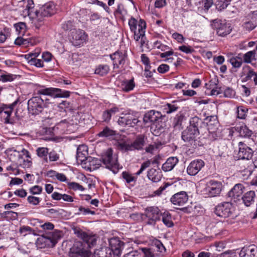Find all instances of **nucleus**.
Instances as JSON below:
<instances>
[{
	"mask_svg": "<svg viewBox=\"0 0 257 257\" xmlns=\"http://www.w3.org/2000/svg\"><path fill=\"white\" fill-rule=\"evenodd\" d=\"M112 150L108 149L104 153L100 159L97 158H90L89 162L90 165L94 166L93 169L98 168L102 162L105 168L110 170L114 173L117 172L118 170L119 165L117 163V158L112 156Z\"/></svg>",
	"mask_w": 257,
	"mask_h": 257,
	"instance_id": "f257e3e1",
	"label": "nucleus"
},
{
	"mask_svg": "<svg viewBox=\"0 0 257 257\" xmlns=\"http://www.w3.org/2000/svg\"><path fill=\"white\" fill-rule=\"evenodd\" d=\"M128 25L131 31L134 33V39L136 41H140V44L143 46L145 43V29L146 23L142 19L139 22L134 18H131L128 21Z\"/></svg>",
	"mask_w": 257,
	"mask_h": 257,
	"instance_id": "f03ea898",
	"label": "nucleus"
},
{
	"mask_svg": "<svg viewBox=\"0 0 257 257\" xmlns=\"http://www.w3.org/2000/svg\"><path fill=\"white\" fill-rule=\"evenodd\" d=\"M110 247H102L97 249L94 251L95 257H112V253L116 254L120 253L123 243L116 238H112L109 240Z\"/></svg>",
	"mask_w": 257,
	"mask_h": 257,
	"instance_id": "7ed1b4c3",
	"label": "nucleus"
},
{
	"mask_svg": "<svg viewBox=\"0 0 257 257\" xmlns=\"http://www.w3.org/2000/svg\"><path fill=\"white\" fill-rule=\"evenodd\" d=\"M56 7L53 2L46 3L38 9L36 10V24L35 26L39 28L43 24L45 18L51 17L56 13Z\"/></svg>",
	"mask_w": 257,
	"mask_h": 257,
	"instance_id": "20e7f679",
	"label": "nucleus"
},
{
	"mask_svg": "<svg viewBox=\"0 0 257 257\" xmlns=\"http://www.w3.org/2000/svg\"><path fill=\"white\" fill-rule=\"evenodd\" d=\"M145 145V138L143 135H139L136 140L131 143L127 141H120L118 142L117 147L121 151L123 152L132 151L134 150H141Z\"/></svg>",
	"mask_w": 257,
	"mask_h": 257,
	"instance_id": "39448f33",
	"label": "nucleus"
},
{
	"mask_svg": "<svg viewBox=\"0 0 257 257\" xmlns=\"http://www.w3.org/2000/svg\"><path fill=\"white\" fill-rule=\"evenodd\" d=\"M88 246L86 243L75 241L70 249L69 257H93L92 254L88 248Z\"/></svg>",
	"mask_w": 257,
	"mask_h": 257,
	"instance_id": "423d86ee",
	"label": "nucleus"
},
{
	"mask_svg": "<svg viewBox=\"0 0 257 257\" xmlns=\"http://www.w3.org/2000/svg\"><path fill=\"white\" fill-rule=\"evenodd\" d=\"M19 6L21 8L20 11L22 15L26 17L28 16L32 21V23L35 26L36 24V13L34 8V3L33 0H23L19 2Z\"/></svg>",
	"mask_w": 257,
	"mask_h": 257,
	"instance_id": "0eeeda50",
	"label": "nucleus"
},
{
	"mask_svg": "<svg viewBox=\"0 0 257 257\" xmlns=\"http://www.w3.org/2000/svg\"><path fill=\"white\" fill-rule=\"evenodd\" d=\"M46 106V102L45 103L44 99L39 96L33 97L28 101V109L32 115L39 114Z\"/></svg>",
	"mask_w": 257,
	"mask_h": 257,
	"instance_id": "6e6552de",
	"label": "nucleus"
},
{
	"mask_svg": "<svg viewBox=\"0 0 257 257\" xmlns=\"http://www.w3.org/2000/svg\"><path fill=\"white\" fill-rule=\"evenodd\" d=\"M37 94L39 95H49L51 97H69L70 92L66 90H62L56 88H46L41 89L37 91Z\"/></svg>",
	"mask_w": 257,
	"mask_h": 257,
	"instance_id": "1a4fd4ad",
	"label": "nucleus"
},
{
	"mask_svg": "<svg viewBox=\"0 0 257 257\" xmlns=\"http://www.w3.org/2000/svg\"><path fill=\"white\" fill-rule=\"evenodd\" d=\"M144 215L148 219L147 223L149 225H154L156 221L160 219L161 213L158 207L150 206L145 209Z\"/></svg>",
	"mask_w": 257,
	"mask_h": 257,
	"instance_id": "9d476101",
	"label": "nucleus"
},
{
	"mask_svg": "<svg viewBox=\"0 0 257 257\" xmlns=\"http://www.w3.org/2000/svg\"><path fill=\"white\" fill-rule=\"evenodd\" d=\"M212 27L216 30L217 35L221 37L227 35L232 30L229 24L219 20H214L212 24Z\"/></svg>",
	"mask_w": 257,
	"mask_h": 257,
	"instance_id": "9b49d317",
	"label": "nucleus"
},
{
	"mask_svg": "<svg viewBox=\"0 0 257 257\" xmlns=\"http://www.w3.org/2000/svg\"><path fill=\"white\" fill-rule=\"evenodd\" d=\"M223 188L221 182L211 180L206 184V190L209 197H215L220 194Z\"/></svg>",
	"mask_w": 257,
	"mask_h": 257,
	"instance_id": "f8f14e48",
	"label": "nucleus"
},
{
	"mask_svg": "<svg viewBox=\"0 0 257 257\" xmlns=\"http://www.w3.org/2000/svg\"><path fill=\"white\" fill-rule=\"evenodd\" d=\"M232 205L229 202L218 204L215 208V213L221 217H228L232 213Z\"/></svg>",
	"mask_w": 257,
	"mask_h": 257,
	"instance_id": "ddd939ff",
	"label": "nucleus"
},
{
	"mask_svg": "<svg viewBox=\"0 0 257 257\" xmlns=\"http://www.w3.org/2000/svg\"><path fill=\"white\" fill-rule=\"evenodd\" d=\"M40 54V50L37 49L34 52L25 55L24 57L30 65L37 67H43L44 66L43 61L37 58Z\"/></svg>",
	"mask_w": 257,
	"mask_h": 257,
	"instance_id": "4468645a",
	"label": "nucleus"
},
{
	"mask_svg": "<svg viewBox=\"0 0 257 257\" xmlns=\"http://www.w3.org/2000/svg\"><path fill=\"white\" fill-rule=\"evenodd\" d=\"M244 186L241 184H235L228 193V196L235 202H240L243 195Z\"/></svg>",
	"mask_w": 257,
	"mask_h": 257,
	"instance_id": "2eb2a0df",
	"label": "nucleus"
},
{
	"mask_svg": "<svg viewBox=\"0 0 257 257\" xmlns=\"http://www.w3.org/2000/svg\"><path fill=\"white\" fill-rule=\"evenodd\" d=\"M72 43L75 46H80L85 42L87 35L82 30L74 29L71 32Z\"/></svg>",
	"mask_w": 257,
	"mask_h": 257,
	"instance_id": "dca6fc26",
	"label": "nucleus"
},
{
	"mask_svg": "<svg viewBox=\"0 0 257 257\" xmlns=\"http://www.w3.org/2000/svg\"><path fill=\"white\" fill-rule=\"evenodd\" d=\"M61 238V232L59 231H55L49 232L48 234H44L39 239L44 242H46L47 245L54 246L57 240Z\"/></svg>",
	"mask_w": 257,
	"mask_h": 257,
	"instance_id": "f3484780",
	"label": "nucleus"
},
{
	"mask_svg": "<svg viewBox=\"0 0 257 257\" xmlns=\"http://www.w3.org/2000/svg\"><path fill=\"white\" fill-rule=\"evenodd\" d=\"M74 233L77 237L82 239L87 246L93 245L96 243V240L94 236L90 235L78 228H73Z\"/></svg>",
	"mask_w": 257,
	"mask_h": 257,
	"instance_id": "a211bd4d",
	"label": "nucleus"
},
{
	"mask_svg": "<svg viewBox=\"0 0 257 257\" xmlns=\"http://www.w3.org/2000/svg\"><path fill=\"white\" fill-rule=\"evenodd\" d=\"M239 150L237 154L239 160H249L253 156L252 150L242 142L238 144Z\"/></svg>",
	"mask_w": 257,
	"mask_h": 257,
	"instance_id": "6ab92c4d",
	"label": "nucleus"
},
{
	"mask_svg": "<svg viewBox=\"0 0 257 257\" xmlns=\"http://www.w3.org/2000/svg\"><path fill=\"white\" fill-rule=\"evenodd\" d=\"M188 196L185 191H181L175 194L172 196L170 201L176 206H184L188 201Z\"/></svg>",
	"mask_w": 257,
	"mask_h": 257,
	"instance_id": "aec40b11",
	"label": "nucleus"
},
{
	"mask_svg": "<svg viewBox=\"0 0 257 257\" xmlns=\"http://www.w3.org/2000/svg\"><path fill=\"white\" fill-rule=\"evenodd\" d=\"M204 162L201 160L192 161L187 168V172L190 176L196 175L204 167Z\"/></svg>",
	"mask_w": 257,
	"mask_h": 257,
	"instance_id": "412c9836",
	"label": "nucleus"
},
{
	"mask_svg": "<svg viewBox=\"0 0 257 257\" xmlns=\"http://www.w3.org/2000/svg\"><path fill=\"white\" fill-rule=\"evenodd\" d=\"M199 134V131H196L195 130H191L187 127V128L182 132V138L184 142L192 145L196 140Z\"/></svg>",
	"mask_w": 257,
	"mask_h": 257,
	"instance_id": "4be33fe9",
	"label": "nucleus"
},
{
	"mask_svg": "<svg viewBox=\"0 0 257 257\" xmlns=\"http://www.w3.org/2000/svg\"><path fill=\"white\" fill-rule=\"evenodd\" d=\"M162 120V114L159 111L150 110L146 113L143 118L145 124L148 123H155L161 121Z\"/></svg>",
	"mask_w": 257,
	"mask_h": 257,
	"instance_id": "5701e85b",
	"label": "nucleus"
},
{
	"mask_svg": "<svg viewBox=\"0 0 257 257\" xmlns=\"http://www.w3.org/2000/svg\"><path fill=\"white\" fill-rule=\"evenodd\" d=\"M127 55L125 52H115L110 55L111 59L113 61L114 68H118V65H123L125 62Z\"/></svg>",
	"mask_w": 257,
	"mask_h": 257,
	"instance_id": "b1692460",
	"label": "nucleus"
},
{
	"mask_svg": "<svg viewBox=\"0 0 257 257\" xmlns=\"http://www.w3.org/2000/svg\"><path fill=\"white\" fill-rule=\"evenodd\" d=\"M240 257H257V247L250 245L242 248L239 252Z\"/></svg>",
	"mask_w": 257,
	"mask_h": 257,
	"instance_id": "393cba45",
	"label": "nucleus"
},
{
	"mask_svg": "<svg viewBox=\"0 0 257 257\" xmlns=\"http://www.w3.org/2000/svg\"><path fill=\"white\" fill-rule=\"evenodd\" d=\"M88 148L84 145L79 146L77 150L76 160L78 163H86L87 160Z\"/></svg>",
	"mask_w": 257,
	"mask_h": 257,
	"instance_id": "a878e982",
	"label": "nucleus"
},
{
	"mask_svg": "<svg viewBox=\"0 0 257 257\" xmlns=\"http://www.w3.org/2000/svg\"><path fill=\"white\" fill-rule=\"evenodd\" d=\"M255 199V192L254 191H249L242 195L240 202H242L246 207H249L254 203Z\"/></svg>",
	"mask_w": 257,
	"mask_h": 257,
	"instance_id": "bb28decb",
	"label": "nucleus"
},
{
	"mask_svg": "<svg viewBox=\"0 0 257 257\" xmlns=\"http://www.w3.org/2000/svg\"><path fill=\"white\" fill-rule=\"evenodd\" d=\"M178 162V159L176 157H172L169 158L164 163L162 169L165 172L171 171Z\"/></svg>",
	"mask_w": 257,
	"mask_h": 257,
	"instance_id": "cd10ccee",
	"label": "nucleus"
},
{
	"mask_svg": "<svg viewBox=\"0 0 257 257\" xmlns=\"http://www.w3.org/2000/svg\"><path fill=\"white\" fill-rule=\"evenodd\" d=\"M147 176L153 182H158L162 178V174L159 170L151 168L148 171Z\"/></svg>",
	"mask_w": 257,
	"mask_h": 257,
	"instance_id": "c85d7f7f",
	"label": "nucleus"
},
{
	"mask_svg": "<svg viewBox=\"0 0 257 257\" xmlns=\"http://www.w3.org/2000/svg\"><path fill=\"white\" fill-rule=\"evenodd\" d=\"M235 130L239 133V135L242 137L249 138L252 135V132L243 124L236 127Z\"/></svg>",
	"mask_w": 257,
	"mask_h": 257,
	"instance_id": "c756f323",
	"label": "nucleus"
},
{
	"mask_svg": "<svg viewBox=\"0 0 257 257\" xmlns=\"http://www.w3.org/2000/svg\"><path fill=\"white\" fill-rule=\"evenodd\" d=\"M36 154L45 163L48 162V155L49 149L46 147H39L36 149Z\"/></svg>",
	"mask_w": 257,
	"mask_h": 257,
	"instance_id": "7c9ffc66",
	"label": "nucleus"
},
{
	"mask_svg": "<svg viewBox=\"0 0 257 257\" xmlns=\"http://www.w3.org/2000/svg\"><path fill=\"white\" fill-rule=\"evenodd\" d=\"M151 248L155 252L162 253L165 251L166 248L163 243L159 240L156 239L153 241Z\"/></svg>",
	"mask_w": 257,
	"mask_h": 257,
	"instance_id": "2f4dec72",
	"label": "nucleus"
},
{
	"mask_svg": "<svg viewBox=\"0 0 257 257\" xmlns=\"http://www.w3.org/2000/svg\"><path fill=\"white\" fill-rule=\"evenodd\" d=\"M243 61L246 63H250L252 61H255L257 59L256 57V50L248 51L243 56Z\"/></svg>",
	"mask_w": 257,
	"mask_h": 257,
	"instance_id": "473e14b6",
	"label": "nucleus"
},
{
	"mask_svg": "<svg viewBox=\"0 0 257 257\" xmlns=\"http://www.w3.org/2000/svg\"><path fill=\"white\" fill-rule=\"evenodd\" d=\"M135 86L134 79H132L130 80H125L122 82L121 88L122 90L125 92H128L133 90Z\"/></svg>",
	"mask_w": 257,
	"mask_h": 257,
	"instance_id": "72a5a7b5",
	"label": "nucleus"
},
{
	"mask_svg": "<svg viewBox=\"0 0 257 257\" xmlns=\"http://www.w3.org/2000/svg\"><path fill=\"white\" fill-rule=\"evenodd\" d=\"M22 36H19L15 41V44L19 46H24L25 47L28 46L29 44L32 45L33 43L32 42L31 39H25L22 37Z\"/></svg>",
	"mask_w": 257,
	"mask_h": 257,
	"instance_id": "f704fd0d",
	"label": "nucleus"
},
{
	"mask_svg": "<svg viewBox=\"0 0 257 257\" xmlns=\"http://www.w3.org/2000/svg\"><path fill=\"white\" fill-rule=\"evenodd\" d=\"M116 135V132L108 126H106L104 129L98 134L99 137H111Z\"/></svg>",
	"mask_w": 257,
	"mask_h": 257,
	"instance_id": "c9c22d12",
	"label": "nucleus"
},
{
	"mask_svg": "<svg viewBox=\"0 0 257 257\" xmlns=\"http://www.w3.org/2000/svg\"><path fill=\"white\" fill-rule=\"evenodd\" d=\"M109 71V67L107 65H99L95 70V73L100 76H104L107 74Z\"/></svg>",
	"mask_w": 257,
	"mask_h": 257,
	"instance_id": "e433bc0d",
	"label": "nucleus"
},
{
	"mask_svg": "<svg viewBox=\"0 0 257 257\" xmlns=\"http://www.w3.org/2000/svg\"><path fill=\"white\" fill-rule=\"evenodd\" d=\"M201 119L197 116H195L191 118L190 120V125L187 128L195 130L196 131L198 130V125L201 122Z\"/></svg>",
	"mask_w": 257,
	"mask_h": 257,
	"instance_id": "4c0bfd02",
	"label": "nucleus"
},
{
	"mask_svg": "<svg viewBox=\"0 0 257 257\" xmlns=\"http://www.w3.org/2000/svg\"><path fill=\"white\" fill-rule=\"evenodd\" d=\"M185 119V116L183 114H177L174 118L173 125L177 128L180 129L182 128V123Z\"/></svg>",
	"mask_w": 257,
	"mask_h": 257,
	"instance_id": "58836bf2",
	"label": "nucleus"
},
{
	"mask_svg": "<svg viewBox=\"0 0 257 257\" xmlns=\"http://www.w3.org/2000/svg\"><path fill=\"white\" fill-rule=\"evenodd\" d=\"M16 32L20 36H24L26 31V25L25 23L20 22L15 24Z\"/></svg>",
	"mask_w": 257,
	"mask_h": 257,
	"instance_id": "ea45409f",
	"label": "nucleus"
},
{
	"mask_svg": "<svg viewBox=\"0 0 257 257\" xmlns=\"http://www.w3.org/2000/svg\"><path fill=\"white\" fill-rule=\"evenodd\" d=\"M19 232L23 236L31 234H35V230L28 226H23L21 227L19 229Z\"/></svg>",
	"mask_w": 257,
	"mask_h": 257,
	"instance_id": "a19ab883",
	"label": "nucleus"
},
{
	"mask_svg": "<svg viewBox=\"0 0 257 257\" xmlns=\"http://www.w3.org/2000/svg\"><path fill=\"white\" fill-rule=\"evenodd\" d=\"M179 107L175 103H167L164 109L167 114H170L177 111Z\"/></svg>",
	"mask_w": 257,
	"mask_h": 257,
	"instance_id": "79ce46f5",
	"label": "nucleus"
},
{
	"mask_svg": "<svg viewBox=\"0 0 257 257\" xmlns=\"http://www.w3.org/2000/svg\"><path fill=\"white\" fill-rule=\"evenodd\" d=\"M162 221L163 223L168 227H172L173 223L171 220V215L169 213H164L162 215Z\"/></svg>",
	"mask_w": 257,
	"mask_h": 257,
	"instance_id": "37998d69",
	"label": "nucleus"
},
{
	"mask_svg": "<svg viewBox=\"0 0 257 257\" xmlns=\"http://www.w3.org/2000/svg\"><path fill=\"white\" fill-rule=\"evenodd\" d=\"M127 116V126L134 127L140 122L137 118H135L133 115L130 113H128Z\"/></svg>",
	"mask_w": 257,
	"mask_h": 257,
	"instance_id": "c03bdc74",
	"label": "nucleus"
},
{
	"mask_svg": "<svg viewBox=\"0 0 257 257\" xmlns=\"http://www.w3.org/2000/svg\"><path fill=\"white\" fill-rule=\"evenodd\" d=\"M229 4V0H217L216 3V6L218 11H222L225 9Z\"/></svg>",
	"mask_w": 257,
	"mask_h": 257,
	"instance_id": "a18cd8bd",
	"label": "nucleus"
},
{
	"mask_svg": "<svg viewBox=\"0 0 257 257\" xmlns=\"http://www.w3.org/2000/svg\"><path fill=\"white\" fill-rule=\"evenodd\" d=\"M142 250L145 257H155L159 255V253L155 252L152 248H143Z\"/></svg>",
	"mask_w": 257,
	"mask_h": 257,
	"instance_id": "49530a36",
	"label": "nucleus"
},
{
	"mask_svg": "<svg viewBox=\"0 0 257 257\" xmlns=\"http://www.w3.org/2000/svg\"><path fill=\"white\" fill-rule=\"evenodd\" d=\"M17 102H18V100L14 101L13 103H12V104H11L9 105H7V108H6L5 109V110H3V112L7 115V116L6 118L7 119L10 117V116L12 114V111H13L15 106L17 104Z\"/></svg>",
	"mask_w": 257,
	"mask_h": 257,
	"instance_id": "de8ad7c7",
	"label": "nucleus"
},
{
	"mask_svg": "<svg viewBox=\"0 0 257 257\" xmlns=\"http://www.w3.org/2000/svg\"><path fill=\"white\" fill-rule=\"evenodd\" d=\"M247 109L243 106L237 107V117L240 119H244L246 114Z\"/></svg>",
	"mask_w": 257,
	"mask_h": 257,
	"instance_id": "09e8293b",
	"label": "nucleus"
},
{
	"mask_svg": "<svg viewBox=\"0 0 257 257\" xmlns=\"http://www.w3.org/2000/svg\"><path fill=\"white\" fill-rule=\"evenodd\" d=\"M218 79L216 76L212 78L205 85L207 89H211L212 88L217 87Z\"/></svg>",
	"mask_w": 257,
	"mask_h": 257,
	"instance_id": "8fccbe9b",
	"label": "nucleus"
},
{
	"mask_svg": "<svg viewBox=\"0 0 257 257\" xmlns=\"http://www.w3.org/2000/svg\"><path fill=\"white\" fill-rule=\"evenodd\" d=\"M248 20L243 24V27L246 30L250 31L254 29L257 25L255 24L251 20Z\"/></svg>",
	"mask_w": 257,
	"mask_h": 257,
	"instance_id": "3c124183",
	"label": "nucleus"
},
{
	"mask_svg": "<svg viewBox=\"0 0 257 257\" xmlns=\"http://www.w3.org/2000/svg\"><path fill=\"white\" fill-rule=\"evenodd\" d=\"M122 116L119 117L117 122L119 125L122 126H127V121L128 118V113L122 114Z\"/></svg>",
	"mask_w": 257,
	"mask_h": 257,
	"instance_id": "603ef678",
	"label": "nucleus"
},
{
	"mask_svg": "<svg viewBox=\"0 0 257 257\" xmlns=\"http://www.w3.org/2000/svg\"><path fill=\"white\" fill-rule=\"evenodd\" d=\"M218 121L215 119V122L213 124H212L211 122H209L207 124L208 126V130L209 131V133H215L216 130H217V126H218Z\"/></svg>",
	"mask_w": 257,
	"mask_h": 257,
	"instance_id": "864d4df0",
	"label": "nucleus"
},
{
	"mask_svg": "<svg viewBox=\"0 0 257 257\" xmlns=\"http://www.w3.org/2000/svg\"><path fill=\"white\" fill-rule=\"evenodd\" d=\"M10 33L8 29H4V32H0V43H3L5 42L7 38L9 36Z\"/></svg>",
	"mask_w": 257,
	"mask_h": 257,
	"instance_id": "5fc2aeb1",
	"label": "nucleus"
},
{
	"mask_svg": "<svg viewBox=\"0 0 257 257\" xmlns=\"http://www.w3.org/2000/svg\"><path fill=\"white\" fill-rule=\"evenodd\" d=\"M151 161L148 160L142 163L141 168L140 170L136 173L137 175H140L141 174L143 173V172L147 168L150 167L151 165Z\"/></svg>",
	"mask_w": 257,
	"mask_h": 257,
	"instance_id": "6e6d98bb",
	"label": "nucleus"
},
{
	"mask_svg": "<svg viewBox=\"0 0 257 257\" xmlns=\"http://www.w3.org/2000/svg\"><path fill=\"white\" fill-rule=\"evenodd\" d=\"M151 161L148 160L142 163L141 168L140 170L136 173L137 175H140L141 174L143 173V172L147 168L150 167L151 165Z\"/></svg>",
	"mask_w": 257,
	"mask_h": 257,
	"instance_id": "4d7b16f0",
	"label": "nucleus"
},
{
	"mask_svg": "<svg viewBox=\"0 0 257 257\" xmlns=\"http://www.w3.org/2000/svg\"><path fill=\"white\" fill-rule=\"evenodd\" d=\"M48 155L49 160L50 162L57 161L59 159V155L55 151L49 152Z\"/></svg>",
	"mask_w": 257,
	"mask_h": 257,
	"instance_id": "13d9d810",
	"label": "nucleus"
},
{
	"mask_svg": "<svg viewBox=\"0 0 257 257\" xmlns=\"http://www.w3.org/2000/svg\"><path fill=\"white\" fill-rule=\"evenodd\" d=\"M69 188L73 189L74 190H84V188L82 186L80 185L77 183L75 182H70L68 184Z\"/></svg>",
	"mask_w": 257,
	"mask_h": 257,
	"instance_id": "bf43d9fd",
	"label": "nucleus"
},
{
	"mask_svg": "<svg viewBox=\"0 0 257 257\" xmlns=\"http://www.w3.org/2000/svg\"><path fill=\"white\" fill-rule=\"evenodd\" d=\"M28 201L29 203L33 205H37L39 204L40 202V199L39 197L33 196H29L27 198Z\"/></svg>",
	"mask_w": 257,
	"mask_h": 257,
	"instance_id": "052dcab7",
	"label": "nucleus"
},
{
	"mask_svg": "<svg viewBox=\"0 0 257 257\" xmlns=\"http://www.w3.org/2000/svg\"><path fill=\"white\" fill-rule=\"evenodd\" d=\"M126 12L124 9L123 5L121 4H119L117 5V8L116 11L114 12L115 15H120L124 16Z\"/></svg>",
	"mask_w": 257,
	"mask_h": 257,
	"instance_id": "680f3d73",
	"label": "nucleus"
},
{
	"mask_svg": "<svg viewBox=\"0 0 257 257\" xmlns=\"http://www.w3.org/2000/svg\"><path fill=\"white\" fill-rule=\"evenodd\" d=\"M235 92L230 88H227L224 91V96L225 97L232 98L235 96Z\"/></svg>",
	"mask_w": 257,
	"mask_h": 257,
	"instance_id": "e2e57ef3",
	"label": "nucleus"
},
{
	"mask_svg": "<svg viewBox=\"0 0 257 257\" xmlns=\"http://www.w3.org/2000/svg\"><path fill=\"white\" fill-rule=\"evenodd\" d=\"M237 253L235 250H228L222 253L221 254V257H237Z\"/></svg>",
	"mask_w": 257,
	"mask_h": 257,
	"instance_id": "0e129e2a",
	"label": "nucleus"
},
{
	"mask_svg": "<svg viewBox=\"0 0 257 257\" xmlns=\"http://www.w3.org/2000/svg\"><path fill=\"white\" fill-rule=\"evenodd\" d=\"M247 18V20H251L255 24L257 25V10L248 14Z\"/></svg>",
	"mask_w": 257,
	"mask_h": 257,
	"instance_id": "69168bd1",
	"label": "nucleus"
},
{
	"mask_svg": "<svg viewBox=\"0 0 257 257\" xmlns=\"http://www.w3.org/2000/svg\"><path fill=\"white\" fill-rule=\"evenodd\" d=\"M141 60L143 64L146 65L145 70L149 71L150 68V66L149 65V58L145 55L142 54L141 56Z\"/></svg>",
	"mask_w": 257,
	"mask_h": 257,
	"instance_id": "338daca9",
	"label": "nucleus"
},
{
	"mask_svg": "<svg viewBox=\"0 0 257 257\" xmlns=\"http://www.w3.org/2000/svg\"><path fill=\"white\" fill-rule=\"evenodd\" d=\"M229 61L234 68H239L242 64L241 61H238L236 58L234 57L230 59Z\"/></svg>",
	"mask_w": 257,
	"mask_h": 257,
	"instance_id": "774afa93",
	"label": "nucleus"
}]
</instances>
